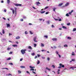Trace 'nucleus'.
I'll return each mask as SVG.
<instances>
[{
  "label": "nucleus",
  "instance_id": "f257e3e1",
  "mask_svg": "<svg viewBox=\"0 0 76 76\" xmlns=\"http://www.w3.org/2000/svg\"><path fill=\"white\" fill-rule=\"evenodd\" d=\"M26 51V49H22L21 50V52L22 54H24L25 53H26V52H25Z\"/></svg>",
  "mask_w": 76,
  "mask_h": 76
},
{
  "label": "nucleus",
  "instance_id": "f03ea898",
  "mask_svg": "<svg viewBox=\"0 0 76 76\" xmlns=\"http://www.w3.org/2000/svg\"><path fill=\"white\" fill-rule=\"evenodd\" d=\"M52 40H53V41H57V39L56 38H53L52 39Z\"/></svg>",
  "mask_w": 76,
  "mask_h": 76
},
{
  "label": "nucleus",
  "instance_id": "7ed1b4c3",
  "mask_svg": "<svg viewBox=\"0 0 76 76\" xmlns=\"http://www.w3.org/2000/svg\"><path fill=\"white\" fill-rule=\"evenodd\" d=\"M15 6H21L22 4H15Z\"/></svg>",
  "mask_w": 76,
  "mask_h": 76
},
{
  "label": "nucleus",
  "instance_id": "20e7f679",
  "mask_svg": "<svg viewBox=\"0 0 76 76\" xmlns=\"http://www.w3.org/2000/svg\"><path fill=\"white\" fill-rule=\"evenodd\" d=\"M36 39H37V37H35L34 38V42H38V41L35 40Z\"/></svg>",
  "mask_w": 76,
  "mask_h": 76
},
{
  "label": "nucleus",
  "instance_id": "39448f33",
  "mask_svg": "<svg viewBox=\"0 0 76 76\" xmlns=\"http://www.w3.org/2000/svg\"><path fill=\"white\" fill-rule=\"evenodd\" d=\"M6 24L7 25V28L10 26V24L6 23Z\"/></svg>",
  "mask_w": 76,
  "mask_h": 76
},
{
  "label": "nucleus",
  "instance_id": "423d86ee",
  "mask_svg": "<svg viewBox=\"0 0 76 76\" xmlns=\"http://www.w3.org/2000/svg\"><path fill=\"white\" fill-rule=\"evenodd\" d=\"M10 10H12L13 14H14V13H15V11H14V9L13 8H11Z\"/></svg>",
  "mask_w": 76,
  "mask_h": 76
},
{
  "label": "nucleus",
  "instance_id": "0eeeda50",
  "mask_svg": "<svg viewBox=\"0 0 76 76\" xmlns=\"http://www.w3.org/2000/svg\"><path fill=\"white\" fill-rule=\"evenodd\" d=\"M59 66H59L58 67V68H59V69H60V68H61V66H62V64H59Z\"/></svg>",
  "mask_w": 76,
  "mask_h": 76
},
{
  "label": "nucleus",
  "instance_id": "6e6552de",
  "mask_svg": "<svg viewBox=\"0 0 76 76\" xmlns=\"http://www.w3.org/2000/svg\"><path fill=\"white\" fill-rule=\"evenodd\" d=\"M15 39H20V37L18 36L16 37Z\"/></svg>",
  "mask_w": 76,
  "mask_h": 76
},
{
  "label": "nucleus",
  "instance_id": "1a4fd4ad",
  "mask_svg": "<svg viewBox=\"0 0 76 76\" xmlns=\"http://www.w3.org/2000/svg\"><path fill=\"white\" fill-rule=\"evenodd\" d=\"M41 4V3H39V1L36 2V4L37 5H38V4Z\"/></svg>",
  "mask_w": 76,
  "mask_h": 76
},
{
  "label": "nucleus",
  "instance_id": "9d476101",
  "mask_svg": "<svg viewBox=\"0 0 76 76\" xmlns=\"http://www.w3.org/2000/svg\"><path fill=\"white\" fill-rule=\"evenodd\" d=\"M62 28H63V29H67V27H65L64 26H62Z\"/></svg>",
  "mask_w": 76,
  "mask_h": 76
},
{
  "label": "nucleus",
  "instance_id": "9b49d317",
  "mask_svg": "<svg viewBox=\"0 0 76 76\" xmlns=\"http://www.w3.org/2000/svg\"><path fill=\"white\" fill-rule=\"evenodd\" d=\"M67 39H69L70 40L71 39H72V38H71L70 37H67Z\"/></svg>",
  "mask_w": 76,
  "mask_h": 76
},
{
  "label": "nucleus",
  "instance_id": "f8f14e48",
  "mask_svg": "<svg viewBox=\"0 0 76 76\" xmlns=\"http://www.w3.org/2000/svg\"><path fill=\"white\" fill-rule=\"evenodd\" d=\"M56 8L54 7L53 8V11H54V12H56Z\"/></svg>",
  "mask_w": 76,
  "mask_h": 76
},
{
  "label": "nucleus",
  "instance_id": "ddd939ff",
  "mask_svg": "<svg viewBox=\"0 0 76 76\" xmlns=\"http://www.w3.org/2000/svg\"><path fill=\"white\" fill-rule=\"evenodd\" d=\"M46 69H47V70H49V71H50V70H51V69L48 68V67H46Z\"/></svg>",
  "mask_w": 76,
  "mask_h": 76
},
{
  "label": "nucleus",
  "instance_id": "4468645a",
  "mask_svg": "<svg viewBox=\"0 0 76 76\" xmlns=\"http://www.w3.org/2000/svg\"><path fill=\"white\" fill-rule=\"evenodd\" d=\"M12 46L13 47H18V45H12Z\"/></svg>",
  "mask_w": 76,
  "mask_h": 76
},
{
  "label": "nucleus",
  "instance_id": "2eb2a0df",
  "mask_svg": "<svg viewBox=\"0 0 76 76\" xmlns=\"http://www.w3.org/2000/svg\"><path fill=\"white\" fill-rule=\"evenodd\" d=\"M2 34H4V33H5V31H4V30L2 29Z\"/></svg>",
  "mask_w": 76,
  "mask_h": 76
},
{
  "label": "nucleus",
  "instance_id": "dca6fc26",
  "mask_svg": "<svg viewBox=\"0 0 76 76\" xmlns=\"http://www.w3.org/2000/svg\"><path fill=\"white\" fill-rule=\"evenodd\" d=\"M63 4V3H61L60 4H59L58 5V6H62Z\"/></svg>",
  "mask_w": 76,
  "mask_h": 76
},
{
  "label": "nucleus",
  "instance_id": "f3484780",
  "mask_svg": "<svg viewBox=\"0 0 76 76\" xmlns=\"http://www.w3.org/2000/svg\"><path fill=\"white\" fill-rule=\"evenodd\" d=\"M28 48L29 49H30V50H32V47L31 46H28Z\"/></svg>",
  "mask_w": 76,
  "mask_h": 76
},
{
  "label": "nucleus",
  "instance_id": "a211bd4d",
  "mask_svg": "<svg viewBox=\"0 0 76 76\" xmlns=\"http://www.w3.org/2000/svg\"><path fill=\"white\" fill-rule=\"evenodd\" d=\"M45 11H41L40 12V13H42V14L43 13H45Z\"/></svg>",
  "mask_w": 76,
  "mask_h": 76
},
{
  "label": "nucleus",
  "instance_id": "6ab92c4d",
  "mask_svg": "<svg viewBox=\"0 0 76 76\" xmlns=\"http://www.w3.org/2000/svg\"><path fill=\"white\" fill-rule=\"evenodd\" d=\"M64 47H68V45H64Z\"/></svg>",
  "mask_w": 76,
  "mask_h": 76
},
{
  "label": "nucleus",
  "instance_id": "aec40b11",
  "mask_svg": "<svg viewBox=\"0 0 76 76\" xmlns=\"http://www.w3.org/2000/svg\"><path fill=\"white\" fill-rule=\"evenodd\" d=\"M29 67L31 69H33V68H35V67L34 66L32 67L31 66H29Z\"/></svg>",
  "mask_w": 76,
  "mask_h": 76
},
{
  "label": "nucleus",
  "instance_id": "412c9836",
  "mask_svg": "<svg viewBox=\"0 0 76 76\" xmlns=\"http://www.w3.org/2000/svg\"><path fill=\"white\" fill-rule=\"evenodd\" d=\"M18 74H20V73H21V71L20 70H18Z\"/></svg>",
  "mask_w": 76,
  "mask_h": 76
},
{
  "label": "nucleus",
  "instance_id": "4be33fe9",
  "mask_svg": "<svg viewBox=\"0 0 76 76\" xmlns=\"http://www.w3.org/2000/svg\"><path fill=\"white\" fill-rule=\"evenodd\" d=\"M10 0H7V3H8V4H9V3H10Z\"/></svg>",
  "mask_w": 76,
  "mask_h": 76
},
{
  "label": "nucleus",
  "instance_id": "5701e85b",
  "mask_svg": "<svg viewBox=\"0 0 76 76\" xmlns=\"http://www.w3.org/2000/svg\"><path fill=\"white\" fill-rule=\"evenodd\" d=\"M20 68H25V66H20Z\"/></svg>",
  "mask_w": 76,
  "mask_h": 76
},
{
  "label": "nucleus",
  "instance_id": "b1692460",
  "mask_svg": "<svg viewBox=\"0 0 76 76\" xmlns=\"http://www.w3.org/2000/svg\"><path fill=\"white\" fill-rule=\"evenodd\" d=\"M72 56H75V53H74V52H72Z\"/></svg>",
  "mask_w": 76,
  "mask_h": 76
},
{
  "label": "nucleus",
  "instance_id": "393cba45",
  "mask_svg": "<svg viewBox=\"0 0 76 76\" xmlns=\"http://www.w3.org/2000/svg\"><path fill=\"white\" fill-rule=\"evenodd\" d=\"M69 3H67L65 4V6H69Z\"/></svg>",
  "mask_w": 76,
  "mask_h": 76
},
{
  "label": "nucleus",
  "instance_id": "a878e982",
  "mask_svg": "<svg viewBox=\"0 0 76 76\" xmlns=\"http://www.w3.org/2000/svg\"><path fill=\"white\" fill-rule=\"evenodd\" d=\"M44 37L45 38H48V36L47 35H44Z\"/></svg>",
  "mask_w": 76,
  "mask_h": 76
},
{
  "label": "nucleus",
  "instance_id": "bb28decb",
  "mask_svg": "<svg viewBox=\"0 0 76 76\" xmlns=\"http://www.w3.org/2000/svg\"><path fill=\"white\" fill-rule=\"evenodd\" d=\"M52 67H53V69H54V68H55V66H54V65H52Z\"/></svg>",
  "mask_w": 76,
  "mask_h": 76
},
{
  "label": "nucleus",
  "instance_id": "cd10ccee",
  "mask_svg": "<svg viewBox=\"0 0 76 76\" xmlns=\"http://www.w3.org/2000/svg\"><path fill=\"white\" fill-rule=\"evenodd\" d=\"M48 8V7H46L44 9V10H45V9H47Z\"/></svg>",
  "mask_w": 76,
  "mask_h": 76
},
{
  "label": "nucleus",
  "instance_id": "c85d7f7f",
  "mask_svg": "<svg viewBox=\"0 0 76 76\" xmlns=\"http://www.w3.org/2000/svg\"><path fill=\"white\" fill-rule=\"evenodd\" d=\"M31 56H34L35 55V53H31Z\"/></svg>",
  "mask_w": 76,
  "mask_h": 76
},
{
  "label": "nucleus",
  "instance_id": "c756f323",
  "mask_svg": "<svg viewBox=\"0 0 76 76\" xmlns=\"http://www.w3.org/2000/svg\"><path fill=\"white\" fill-rule=\"evenodd\" d=\"M44 45L43 44L41 43V47H44Z\"/></svg>",
  "mask_w": 76,
  "mask_h": 76
},
{
  "label": "nucleus",
  "instance_id": "7c9ffc66",
  "mask_svg": "<svg viewBox=\"0 0 76 76\" xmlns=\"http://www.w3.org/2000/svg\"><path fill=\"white\" fill-rule=\"evenodd\" d=\"M34 47H37V45L36 44H34Z\"/></svg>",
  "mask_w": 76,
  "mask_h": 76
},
{
  "label": "nucleus",
  "instance_id": "2f4dec72",
  "mask_svg": "<svg viewBox=\"0 0 76 76\" xmlns=\"http://www.w3.org/2000/svg\"><path fill=\"white\" fill-rule=\"evenodd\" d=\"M66 16H67V17H68L69 16V15L68 13H67L66 14Z\"/></svg>",
  "mask_w": 76,
  "mask_h": 76
},
{
  "label": "nucleus",
  "instance_id": "473e14b6",
  "mask_svg": "<svg viewBox=\"0 0 76 76\" xmlns=\"http://www.w3.org/2000/svg\"><path fill=\"white\" fill-rule=\"evenodd\" d=\"M29 32H30V34H31V35H32V34H33V33H32V32L31 31H30Z\"/></svg>",
  "mask_w": 76,
  "mask_h": 76
},
{
  "label": "nucleus",
  "instance_id": "72a5a7b5",
  "mask_svg": "<svg viewBox=\"0 0 76 76\" xmlns=\"http://www.w3.org/2000/svg\"><path fill=\"white\" fill-rule=\"evenodd\" d=\"M47 51V50H41V51L42 52H43L44 51Z\"/></svg>",
  "mask_w": 76,
  "mask_h": 76
},
{
  "label": "nucleus",
  "instance_id": "f704fd0d",
  "mask_svg": "<svg viewBox=\"0 0 76 76\" xmlns=\"http://www.w3.org/2000/svg\"><path fill=\"white\" fill-rule=\"evenodd\" d=\"M76 31V28H73L72 31Z\"/></svg>",
  "mask_w": 76,
  "mask_h": 76
},
{
  "label": "nucleus",
  "instance_id": "c9c22d12",
  "mask_svg": "<svg viewBox=\"0 0 76 76\" xmlns=\"http://www.w3.org/2000/svg\"><path fill=\"white\" fill-rule=\"evenodd\" d=\"M40 63V61H38L37 62V64H39Z\"/></svg>",
  "mask_w": 76,
  "mask_h": 76
},
{
  "label": "nucleus",
  "instance_id": "e433bc0d",
  "mask_svg": "<svg viewBox=\"0 0 76 76\" xmlns=\"http://www.w3.org/2000/svg\"><path fill=\"white\" fill-rule=\"evenodd\" d=\"M57 19H54L55 20H58V17H57Z\"/></svg>",
  "mask_w": 76,
  "mask_h": 76
},
{
  "label": "nucleus",
  "instance_id": "4c0bfd02",
  "mask_svg": "<svg viewBox=\"0 0 76 76\" xmlns=\"http://www.w3.org/2000/svg\"><path fill=\"white\" fill-rule=\"evenodd\" d=\"M25 34H28V31H25Z\"/></svg>",
  "mask_w": 76,
  "mask_h": 76
},
{
  "label": "nucleus",
  "instance_id": "58836bf2",
  "mask_svg": "<svg viewBox=\"0 0 76 76\" xmlns=\"http://www.w3.org/2000/svg\"><path fill=\"white\" fill-rule=\"evenodd\" d=\"M11 58H9L7 59V60H11Z\"/></svg>",
  "mask_w": 76,
  "mask_h": 76
},
{
  "label": "nucleus",
  "instance_id": "ea45409f",
  "mask_svg": "<svg viewBox=\"0 0 76 76\" xmlns=\"http://www.w3.org/2000/svg\"><path fill=\"white\" fill-rule=\"evenodd\" d=\"M56 54H58H58H58V51H56Z\"/></svg>",
  "mask_w": 76,
  "mask_h": 76
},
{
  "label": "nucleus",
  "instance_id": "a19ab883",
  "mask_svg": "<svg viewBox=\"0 0 76 76\" xmlns=\"http://www.w3.org/2000/svg\"><path fill=\"white\" fill-rule=\"evenodd\" d=\"M32 70H33V71H34V70H35V69H32L30 70V71H32Z\"/></svg>",
  "mask_w": 76,
  "mask_h": 76
},
{
  "label": "nucleus",
  "instance_id": "79ce46f5",
  "mask_svg": "<svg viewBox=\"0 0 76 76\" xmlns=\"http://www.w3.org/2000/svg\"><path fill=\"white\" fill-rule=\"evenodd\" d=\"M11 49V48H7V50H10Z\"/></svg>",
  "mask_w": 76,
  "mask_h": 76
},
{
  "label": "nucleus",
  "instance_id": "37998d69",
  "mask_svg": "<svg viewBox=\"0 0 76 76\" xmlns=\"http://www.w3.org/2000/svg\"><path fill=\"white\" fill-rule=\"evenodd\" d=\"M2 69H7V70H9V69H8L7 68H3Z\"/></svg>",
  "mask_w": 76,
  "mask_h": 76
},
{
  "label": "nucleus",
  "instance_id": "c03bdc74",
  "mask_svg": "<svg viewBox=\"0 0 76 76\" xmlns=\"http://www.w3.org/2000/svg\"><path fill=\"white\" fill-rule=\"evenodd\" d=\"M26 72L28 74H29V75H30V73L29 72L27 71H26Z\"/></svg>",
  "mask_w": 76,
  "mask_h": 76
},
{
  "label": "nucleus",
  "instance_id": "a18cd8bd",
  "mask_svg": "<svg viewBox=\"0 0 76 76\" xmlns=\"http://www.w3.org/2000/svg\"><path fill=\"white\" fill-rule=\"evenodd\" d=\"M47 23L48 24H50V21H48L47 22Z\"/></svg>",
  "mask_w": 76,
  "mask_h": 76
},
{
  "label": "nucleus",
  "instance_id": "49530a36",
  "mask_svg": "<svg viewBox=\"0 0 76 76\" xmlns=\"http://www.w3.org/2000/svg\"><path fill=\"white\" fill-rule=\"evenodd\" d=\"M9 64H10V65H13V63H9Z\"/></svg>",
  "mask_w": 76,
  "mask_h": 76
},
{
  "label": "nucleus",
  "instance_id": "de8ad7c7",
  "mask_svg": "<svg viewBox=\"0 0 76 76\" xmlns=\"http://www.w3.org/2000/svg\"><path fill=\"white\" fill-rule=\"evenodd\" d=\"M32 8L34 9H37V8L35 7H32Z\"/></svg>",
  "mask_w": 76,
  "mask_h": 76
},
{
  "label": "nucleus",
  "instance_id": "09e8293b",
  "mask_svg": "<svg viewBox=\"0 0 76 76\" xmlns=\"http://www.w3.org/2000/svg\"><path fill=\"white\" fill-rule=\"evenodd\" d=\"M72 61H75V59H72Z\"/></svg>",
  "mask_w": 76,
  "mask_h": 76
},
{
  "label": "nucleus",
  "instance_id": "8fccbe9b",
  "mask_svg": "<svg viewBox=\"0 0 76 76\" xmlns=\"http://www.w3.org/2000/svg\"><path fill=\"white\" fill-rule=\"evenodd\" d=\"M23 19H26V16H23Z\"/></svg>",
  "mask_w": 76,
  "mask_h": 76
},
{
  "label": "nucleus",
  "instance_id": "3c124183",
  "mask_svg": "<svg viewBox=\"0 0 76 76\" xmlns=\"http://www.w3.org/2000/svg\"><path fill=\"white\" fill-rule=\"evenodd\" d=\"M13 53V52H10L9 53V54H12Z\"/></svg>",
  "mask_w": 76,
  "mask_h": 76
},
{
  "label": "nucleus",
  "instance_id": "603ef678",
  "mask_svg": "<svg viewBox=\"0 0 76 76\" xmlns=\"http://www.w3.org/2000/svg\"><path fill=\"white\" fill-rule=\"evenodd\" d=\"M47 60H48V61H49L50 60V58H47Z\"/></svg>",
  "mask_w": 76,
  "mask_h": 76
},
{
  "label": "nucleus",
  "instance_id": "864d4df0",
  "mask_svg": "<svg viewBox=\"0 0 76 76\" xmlns=\"http://www.w3.org/2000/svg\"><path fill=\"white\" fill-rule=\"evenodd\" d=\"M23 60V58H22L20 59V61H22Z\"/></svg>",
  "mask_w": 76,
  "mask_h": 76
},
{
  "label": "nucleus",
  "instance_id": "5fc2aeb1",
  "mask_svg": "<svg viewBox=\"0 0 76 76\" xmlns=\"http://www.w3.org/2000/svg\"><path fill=\"white\" fill-rule=\"evenodd\" d=\"M37 56L38 57H39L40 56V55L39 54H37Z\"/></svg>",
  "mask_w": 76,
  "mask_h": 76
},
{
  "label": "nucleus",
  "instance_id": "6e6d98bb",
  "mask_svg": "<svg viewBox=\"0 0 76 76\" xmlns=\"http://www.w3.org/2000/svg\"><path fill=\"white\" fill-rule=\"evenodd\" d=\"M61 47V45H59L58 46V48H60Z\"/></svg>",
  "mask_w": 76,
  "mask_h": 76
},
{
  "label": "nucleus",
  "instance_id": "4d7b16f0",
  "mask_svg": "<svg viewBox=\"0 0 76 76\" xmlns=\"http://www.w3.org/2000/svg\"><path fill=\"white\" fill-rule=\"evenodd\" d=\"M56 46L53 47V49H56Z\"/></svg>",
  "mask_w": 76,
  "mask_h": 76
},
{
  "label": "nucleus",
  "instance_id": "13d9d810",
  "mask_svg": "<svg viewBox=\"0 0 76 76\" xmlns=\"http://www.w3.org/2000/svg\"><path fill=\"white\" fill-rule=\"evenodd\" d=\"M70 23H67V25H68V26H69V25H70Z\"/></svg>",
  "mask_w": 76,
  "mask_h": 76
},
{
  "label": "nucleus",
  "instance_id": "bf43d9fd",
  "mask_svg": "<svg viewBox=\"0 0 76 76\" xmlns=\"http://www.w3.org/2000/svg\"><path fill=\"white\" fill-rule=\"evenodd\" d=\"M58 56H59V58H61V56H60V55H59V54H58Z\"/></svg>",
  "mask_w": 76,
  "mask_h": 76
},
{
  "label": "nucleus",
  "instance_id": "052dcab7",
  "mask_svg": "<svg viewBox=\"0 0 76 76\" xmlns=\"http://www.w3.org/2000/svg\"><path fill=\"white\" fill-rule=\"evenodd\" d=\"M52 28H54V25H52Z\"/></svg>",
  "mask_w": 76,
  "mask_h": 76
},
{
  "label": "nucleus",
  "instance_id": "680f3d73",
  "mask_svg": "<svg viewBox=\"0 0 76 76\" xmlns=\"http://www.w3.org/2000/svg\"><path fill=\"white\" fill-rule=\"evenodd\" d=\"M62 67H64V65H62Z\"/></svg>",
  "mask_w": 76,
  "mask_h": 76
},
{
  "label": "nucleus",
  "instance_id": "e2e57ef3",
  "mask_svg": "<svg viewBox=\"0 0 76 76\" xmlns=\"http://www.w3.org/2000/svg\"><path fill=\"white\" fill-rule=\"evenodd\" d=\"M33 73H34V74H36V73H35V72H34L33 71H32Z\"/></svg>",
  "mask_w": 76,
  "mask_h": 76
},
{
  "label": "nucleus",
  "instance_id": "0e129e2a",
  "mask_svg": "<svg viewBox=\"0 0 76 76\" xmlns=\"http://www.w3.org/2000/svg\"><path fill=\"white\" fill-rule=\"evenodd\" d=\"M39 20H40L41 21V20H42V19H39Z\"/></svg>",
  "mask_w": 76,
  "mask_h": 76
},
{
  "label": "nucleus",
  "instance_id": "69168bd1",
  "mask_svg": "<svg viewBox=\"0 0 76 76\" xmlns=\"http://www.w3.org/2000/svg\"><path fill=\"white\" fill-rule=\"evenodd\" d=\"M45 14H46V15H47L48 14V12H46L45 13Z\"/></svg>",
  "mask_w": 76,
  "mask_h": 76
},
{
  "label": "nucleus",
  "instance_id": "338daca9",
  "mask_svg": "<svg viewBox=\"0 0 76 76\" xmlns=\"http://www.w3.org/2000/svg\"><path fill=\"white\" fill-rule=\"evenodd\" d=\"M12 34L9 33V36H10V35H12Z\"/></svg>",
  "mask_w": 76,
  "mask_h": 76
},
{
  "label": "nucleus",
  "instance_id": "774afa93",
  "mask_svg": "<svg viewBox=\"0 0 76 76\" xmlns=\"http://www.w3.org/2000/svg\"><path fill=\"white\" fill-rule=\"evenodd\" d=\"M23 19H21L20 20V21H23Z\"/></svg>",
  "mask_w": 76,
  "mask_h": 76
}]
</instances>
